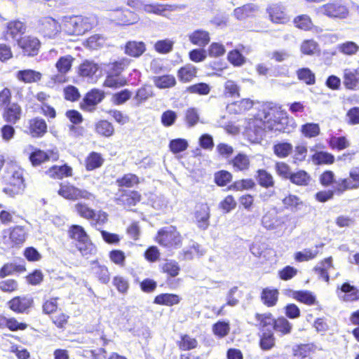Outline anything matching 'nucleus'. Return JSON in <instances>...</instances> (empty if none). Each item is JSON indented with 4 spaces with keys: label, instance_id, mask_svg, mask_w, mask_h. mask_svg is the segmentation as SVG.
I'll use <instances>...</instances> for the list:
<instances>
[{
    "label": "nucleus",
    "instance_id": "f257e3e1",
    "mask_svg": "<svg viewBox=\"0 0 359 359\" xmlns=\"http://www.w3.org/2000/svg\"><path fill=\"white\" fill-rule=\"evenodd\" d=\"M277 108L272 102H266L260 105L255 119L250 123V128H254L255 135L257 137H262L266 128L273 130L272 121L276 117Z\"/></svg>",
    "mask_w": 359,
    "mask_h": 359
},
{
    "label": "nucleus",
    "instance_id": "f03ea898",
    "mask_svg": "<svg viewBox=\"0 0 359 359\" xmlns=\"http://www.w3.org/2000/svg\"><path fill=\"white\" fill-rule=\"evenodd\" d=\"M69 237L76 241V246L83 257L95 255L97 249L92 243L83 227L80 225H72L68 231Z\"/></svg>",
    "mask_w": 359,
    "mask_h": 359
},
{
    "label": "nucleus",
    "instance_id": "7ed1b4c3",
    "mask_svg": "<svg viewBox=\"0 0 359 359\" xmlns=\"http://www.w3.org/2000/svg\"><path fill=\"white\" fill-rule=\"evenodd\" d=\"M156 239L161 245L165 247L178 248L182 245V236L172 226L161 229Z\"/></svg>",
    "mask_w": 359,
    "mask_h": 359
},
{
    "label": "nucleus",
    "instance_id": "20e7f679",
    "mask_svg": "<svg viewBox=\"0 0 359 359\" xmlns=\"http://www.w3.org/2000/svg\"><path fill=\"white\" fill-rule=\"evenodd\" d=\"M105 97L103 90L93 88L88 91L80 102V108L88 112H93L96 110L97 106Z\"/></svg>",
    "mask_w": 359,
    "mask_h": 359
},
{
    "label": "nucleus",
    "instance_id": "39448f33",
    "mask_svg": "<svg viewBox=\"0 0 359 359\" xmlns=\"http://www.w3.org/2000/svg\"><path fill=\"white\" fill-rule=\"evenodd\" d=\"M58 194L66 199L72 201H76L80 198L93 201L95 198L93 194L87 190L80 189L71 184H61L58 190Z\"/></svg>",
    "mask_w": 359,
    "mask_h": 359
},
{
    "label": "nucleus",
    "instance_id": "423d86ee",
    "mask_svg": "<svg viewBox=\"0 0 359 359\" xmlns=\"http://www.w3.org/2000/svg\"><path fill=\"white\" fill-rule=\"evenodd\" d=\"M38 32L44 37L54 38L59 32L60 26L57 22L50 17H43L37 21L36 27Z\"/></svg>",
    "mask_w": 359,
    "mask_h": 359
},
{
    "label": "nucleus",
    "instance_id": "0eeeda50",
    "mask_svg": "<svg viewBox=\"0 0 359 359\" xmlns=\"http://www.w3.org/2000/svg\"><path fill=\"white\" fill-rule=\"evenodd\" d=\"M210 209L207 203H199L195 207L194 219L197 227L203 231L210 226Z\"/></svg>",
    "mask_w": 359,
    "mask_h": 359
},
{
    "label": "nucleus",
    "instance_id": "6e6552de",
    "mask_svg": "<svg viewBox=\"0 0 359 359\" xmlns=\"http://www.w3.org/2000/svg\"><path fill=\"white\" fill-rule=\"evenodd\" d=\"M18 45L27 56H34L39 53L41 43L34 36H25L17 39Z\"/></svg>",
    "mask_w": 359,
    "mask_h": 359
},
{
    "label": "nucleus",
    "instance_id": "1a4fd4ad",
    "mask_svg": "<svg viewBox=\"0 0 359 359\" xmlns=\"http://www.w3.org/2000/svg\"><path fill=\"white\" fill-rule=\"evenodd\" d=\"M321 12L331 18H345L348 13V10L341 1H336L323 5Z\"/></svg>",
    "mask_w": 359,
    "mask_h": 359
},
{
    "label": "nucleus",
    "instance_id": "9d476101",
    "mask_svg": "<svg viewBox=\"0 0 359 359\" xmlns=\"http://www.w3.org/2000/svg\"><path fill=\"white\" fill-rule=\"evenodd\" d=\"M33 299L29 296L15 297L8 302V307L18 313H27L29 309L33 306Z\"/></svg>",
    "mask_w": 359,
    "mask_h": 359
},
{
    "label": "nucleus",
    "instance_id": "9b49d317",
    "mask_svg": "<svg viewBox=\"0 0 359 359\" xmlns=\"http://www.w3.org/2000/svg\"><path fill=\"white\" fill-rule=\"evenodd\" d=\"M74 58L68 55L60 57L55 64V67L60 73L58 75H55L53 80L55 83H63L65 80V74L70 70Z\"/></svg>",
    "mask_w": 359,
    "mask_h": 359
},
{
    "label": "nucleus",
    "instance_id": "f8f14e48",
    "mask_svg": "<svg viewBox=\"0 0 359 359\" xmlns=\"http://www.w3.org/2000/svg\"><path fill=\"white\" fill-rule=\"evenodd\" d=\"M141 198L140 194L137 191L124 190L116 198V203L118 205H123L125 208H130L139 203Z\"/></svg>",
    "mask_w": 359,
    "mask_h": 359
},
{
    "label": "nucleus",
    "instance_id": "ddd939ff",
    "mask_svg": "<svg viewBox=\"0 0 359 359\" xmlns=\"http://www.w3.org/2000/svg\"><path fill=\"white\" fill-rule=\"evenodd\" d=\"M271 20L274 23L284 24L289 20L285 8L280 4H273L267 8Z\"/></svg>",
    "mask_w": 359,
    "mask_h": 359
},
{
    "label": "nucleus",
    "instance_id": "4468645a",
    "mask_svg": "<svg viewBox=\"0 0 359 359\" xmlns=\"http://www.w3.org/2000/svg\"><path fill=\"white\" fill-rule=\"evenodd\" d=\"M343 79L344 85L346 88L356 90L359 88V68L344 69Z\"/></svg>",
    "mask_w": 359,
    "mask_h": 359
},
{
    "label": "nucleus",
    "instance_id": "2eb2a0df",
    "mask_svg": "<svg viewBox=\"0 0 359 359\" xmlns=\"http://www.w3.org/2000/svg\"><path fill=\"white\" fill-rule=\"evenodd\" d=\"M259 10V6L255 4H247L233 10V16L238 20H244L251 18Z\"/></svg>",
    "mask_w": 359,
    "mask_h": 359
},
{
    "label": "nucleus",
    "instance_id": "dca6fc26",
    "mask_svg": "<svg viewBox=\"0 0 359 359\" xmlns=\"http://www.w3.org/2000/svg\"><path fill=\"white\" fill-rule=\"evenodd\" d=\"M29 132L34 137H42L47 131L46 121L39 118H35L29 121Z\"/></svg>",
    "mask_w": 359,
    "mask_h": 359
},
{
    "label": "nucleus",
    "instance_id": "f3484780",
    "mask_svg": "<svg viewBox=\"0 0 359 359\" xmlns=\"http://www.w3.org/2000/svg\"><path fill=\"white\" fill-rule=\"evenodd\" d=\"M146 51L143 41H130L125 45V53L130 57H139Z\"/></svg>",
    "mask_w": 359,
    "mask_h": 359
},
{
    "label": "nucleus",
    "instance_id": "a211bd4d",
    "mask_svg": "<svg viewBox=\"0 0 359 359\" xmlns=\"http://www.w3.org/2000/svg\"><path fill=\"white\" fill-rule=\"evenodd\" d=\"M4 118L6 122L15 123L21 116V108L17 103H12L4 108Z\"/></svg>",
    "mask_w": 359,
    "mask_h": 359
},
{
    "label": "nucleus",
    "instance_id": "6ab92c4d",
    "mask_svg": "<svg viewBox=\"0 0 359 359\" xmlns=\"http://www.w3.org/2000/svg\"><path fill=\"white\" fill-rule=\"evenodd\" d=\"M41 74L33 69L20 70L16 74L17 79L24 83L37 82L41 79Z\"/></svg>",
    "mask_w": 359,
    "mask_h": 359
},
{
    "label": "nucleus",
    "instance_id": "aec40b11",
    "mask_svg": "<svg viewBox=\"0 0 359 359\" xmlns=\"http://www.w3.org/2000/svg\"><path fill=\"white\" fill-rule=\"evenodd\" d=\"M262 224L266 229L274 230L281 225V221L276 212H268L262 217Z\"/></svg>",
    "mask_w": 359,
    "mask_h": 359
},
{
    "label": "nucleus",
    "instance_id": "412c9836",
    "mask_svg": "<svg viewBox=\"0 0 359 359\" xmlns=\"http://www.w3.org/2000/svg\"><path fill=\"white\" fill-rule=\"evenodd\" d=\"M26 30L25 24L19 20L12 21L8 23L5 37L8 40L9 37L15 39L18 34H23Z\"/></svg>",
    "mask_w": 359,
    "mask_h": 359
},
{
    "label": "nucleus",
    "instance_id": "4be33fe9",
    "mask_svg": "<svg viewBox=\"0 0 359 359\" xmlns=\"http://www.w3.org/2000/svg\"><path fill=\"white\" fill-rule=\"evenodd\" d=\"M289 180L297 186H307L310 183L311 178L305 170H299L292 171Z\"/></svg>",
    "mask_w": 359,
    "mask_h": 359
},
{
    "label": "nucleus",
    "instance_id": "5701e85b",
    "mask_svg": "<svg viewBox=\"0 0 359 359\" xmlns=\"http://www.w3.org/2000/svg\"><path fill=\"white\" fill-rule=\"evenodd\" d=\"M189 37L193 44L201 47L205 46L210 41L209 33L201 29L194 31Z\"/></svg>",
    "mask_w": 359,
    "mask_h": 359
},
{
    "label": "nucleus",
    "instance_id": "b1692460",
    "mask_svg": "<svg viewBox=\"0 0 359 359\" xmlns=\"http://www.w3.org/2000/svg\"><path fill=\"white\" fill-rule=\"evenodd\" d=\"M180 300L181 298L177 294L163 293L156 296L154 303L171 306L179 304Z\"/></svg>",
    "mask_w": 359,
    "mask_h": 359
},
{
    "label": "nucleus",
    "instance_id": "393cba45",
    "mask_svg": "<svg viewBox=\"0 0 359 359\" xmlns=\"http://www.w3.org/2000/svg\"><path fill=\"white\" fill-rule=\"evenodd\" d=\"M152 81L154 85L160 89L172 88L176 84L175 76L170 74L154 76Z\"/></svg>",
    "mask_w": 359,
    "mask_h": 359
},
{
    "label": "nucleus",
    "instance_id": "a878e982",
    "mask_svg": "<svg viewBox=\"0 0 359 359\" xmlns=\"http://www.w3.org/2000/svg\"><path fill=\"white\" fill-rule=\"evenodd\" d=\"M341 292L344 293L341 297L346 302H352L359 299V290L348 283H344L340 287Z\"/></svg>",
    "mask_w": 359,
    "mask_h": 359
},
{
    "label": "nucleus",
    "instance_id": "bb28decb",
    "mask_svg": "<svg viewBox=\"0 0 359 359\" xmlns=\"http://www.w3.org/2000/svg\"><path fill=\"white\" fill-rule=\"evenodd\" d=\"M236 171H245L249 169L250 159L248 156L243 153L237 154L231 161Z\"/></svg>",
    "mask_w": 359,
    "mask_h": 359
},
{
    "label": "nucleus",
    "instance_id": "cd10ccee",
    "mask_svg": "<svg viewBox=\"0 0 359 359\" xmlns=\"http://www.w3.org/2000/svg\"><path fill=\"white\" fill-rule=\"evenodd\" d=\"M99 70L98 65L93 61L86 60L80 65L79 74L83 77H92Z\"/></svg>",
    "mask_w": 359,
    "mask_h": 359
},
{
    "label": "nucleus",
    "instance_id": "c85d7f7f",
    "mask_svg": "<svg viewBox=\"0 0 359 359\" xmlns=\"http://www.w3.org/2000/svg\"><path fill=\"white\" fill-rule=\"evenodd\" d=\"M254 102L248 98L242 99L240 101L234 102L229 105L230 111H233L235 114H242L249 110L254 105Z\"/></svg>",
    "mask_w": 359,
    "mask_h": 359
},
{
    "label": "nucleus",
    "instance_id": "c756f323",
    "mask_svg": "<svg viewBox=\"0 0 359 359\" xmlns=\"http://www.w3.org/2000/svg\"><path fill=\"white\" fill-rule=\"evenodd\" d=\"M104 159L101 154L95 151L91 152L86 159V168L90 171L102 165Z\"/></svg>",
    "mask_w": 359,
    "mask_h": 359
},
{
    "label": "nucleus",
    "instance_id": "7c9ffc66",
    "mask_svg": "<svg viewBox=\"0 0 359 359\" xmlns=\"http://www.w3.org/2000/svg\"><path fill=\"white\" fill-rule=\"evenodd\" d=\"M255 177L259 184L262 187L269 188L274 185V181L272 175L266 170L259 169Z\"/></svg>",
    "mask_w": 359,
    "mask_h": 359
},
{
    "label": "nucleus",
    "instance_id": "2f4dec72",
    "mask_svg": "<svg viewBox=\"0 0 359 359\" xmlns=\"http://www.w3.org/2000/svg\"><path fill=\"white\" fill-rule=\"evenodd\" d=\"M278 291L276 289L264 288L261 294L263 303L268 306L276 305L278 301Z\"/></svg>",
    "mask_w": 359,
    "mask_h": 359
},
{
    "label": "nucleus",
    "instance_id": "473e14b6",
    "mask_svg": "<svg viewBox=\"0 0 359 359\" xmlns=\"http://www.w3.org/2000/svg\"><path fill=\"white\" fill-rule=\"evenodd\" d=\"M259 346L262 350L268 351L275 346V338L271 330L264 331L260 337Z\"/></svg>",
    "mask_w": 359,
    "mask_h": 359
},
{
    "label": "nucleus",
    "instance_id": "72a5a7b5",
    "mask_svg": "<svg viewBox=\"0 0 359 359\" xmlns=\"http://www.w3.org/2000/svg\"><path fill=\"white\" fill-rule=\"evenodd\" d=\"M25 271V267L24 265L17 264L16 263H7L0 269V278L11 275L15 272L22 273Z\"/></svg>",
    "mask_w": 359,
    "mask_h": 359
},
{
    "label": "nucleus",
    "instance_id": "f704fd0d",
    "mask_svg": "<svg viewBox=\"0 0 359 359\" xmlns=\"http://www.w3.org/2000/svg\"><path fill=\"white\" fill-rule=\"evenodd\" d=\"M256 319L259 322V324L262 327V332H267V330H271V328L273 329L276 319L273 318L271 313H257Z\"/></svg>",
    "mask_w": 359,
    "mask_h": 359
},
{
    "label": "nucleus",
    "instance_id": "c9c22d12",
    "mask_svg": "<svg viewBox=\"0 0 359 359\" xmlns=\"http://www.w3.org/2000/svg\"><path fill=\"white\" fill-rule=\"evenodd\" d=\"M177 75L180 81L189 82L196 76V69L191 65H187L178 70Z\"/></svg>",
    "mask_w": 359,
    "mask_h": 359
},
{
    "label": "nucleus",
    "instance_id": "e433bc0d",
    "mask_svg": "<svg viewBox=\"0 0 359 359\" xmlns=\"http://www.w3.org/2000/svg\"><path fill=\"white\" fill-rule=\"evenodd\" d=\"M282 202L285 208H290L292 211L299 210L304 205L303 202L298 196L292 194H289L287 196L285 197L282 200Z\"/></svg>",
    "mask_w": 359,
    "mask_h": 359
},
{
    "label": "nucleus",
    "instance_id": "4c0bfd02",
    "mask_svg": "<svg viewBox=\"0 0 359 359\" xmlns=\"http://www.w3.org/2000/svg\"><path fill=\"white\" fill-rule=\"evenodd\" d=\"M297 78L307 85H313L316 83L315 74L308 67L300 68L297 71Z\"/></svg>",
    "mask_w": 359,
    "mask_h": 359
},
{
    "label": "nucleus",
    "instance_id": "58836bf2",
    "mask_svg": "<svg viewBox=\"0 0 359 359\" xmlns=\"http://www.w3.org/2000/svg\"><path fill=\"white\" fill-rule=\"evenodd\" d=\"M293 150V146L286 142H278L273 146L274 154L280 158L288 156Z\"/></svg>",
    "mask_w": 359,
    "mask_h": 359
},
{
    "label": "nucleus",
    "instance_id": "ea45409f",
    "mask_svg": "<svg viewBox=\"0 0 359 359\" xmlns=\"http://www.w3.org/2000/svg\"><path fill=\"white\" fill-rule=\"evenodd\" d=\"M95 130L99 135L108 137L114 134V128L110 122L102 120L96 123Z\"/></svg>",
    "mask_w": 359,
    "mask_h": 359
},
{
    "label": "nucleus",
    "instance_id": "a19ab883",
    "mask_svg": "<svg viewBox=\"0 0 359 359\" xmlns=\"http://www.w3.org/2000/svg\"><path fill=\"white\" fill-rule=\"evenodd\" d=\"M74 207L78 215H79L80 217L84 219L90 220L91 222L93 219H95V217H96L95 210L89 208L85 203H78L75 205Z\"/></svg>",
    "mask_w": 359,
    "mask_h": 359
},
{
    "label": "nucleus",
    "instance_id": "79ce46f5",
    "mask_svg": "<svg viewBox=\"0 0 359 359\" xmlns=\"http://www.w3.org/2000/svg\"><path fill=\"white\" fill-rule=\"evenodd\" d=\"M153 96L154 93L151 86H142L137 90L134 100L137 101V105L139 106Z\"/></svg>",
    "mask_w": 359,
    "mask_h": 359
},
{
    "label": "nucleus",
    "instance_id": "37998d69",
    "mask_svg": "<svg viewBox=\"0 0 359 359\" xmlns=\"http://www.w3.org/2000/svg\"><path fill=\"white\" fill-rule=\"evenodd\" d=\"M230 331V325L228 321L219 320L212 325L214 334L219 338L226 337Z\"/></svg>",
    "mask_w": 359,
    "mask_h": 359
},
{
    "label": "nucleus",
    "instance_id": "c03bdc74",
    "mask_svg": "<svg viewBox=\"0 0 359 359\" xmlns=\"http://www.w3.org/2000/svg\"><path fill=\"white\" fill-rule=\"evenodd\" d=\"M293 297L304 304L312 305L316 302L315 295L310 291H294Z\"/></svg>",
    "mask_w": 359,
    "mask_h": 359
},
{
    "label": "nucleus",
    "instance_id": "a18cd8bd",
    "mask_svg": "<svg viewBox=\"0 0 359 359\" xmlns=\"http://www.w3.org/2000/svg\"><path fill=\"white\" fill-rule=\"evenodd\" d=\"M312 161L318 165L331 164L334 161V156L326 151H316L312 156Z\"/></svg>",
    "mask_w": 359,
    "mask_h": 359
},
{
    "label": "nucleus",
    "instance_id": "49530a36",
    "mask_svg": "<svg viewBox=\"0 0 359 359\" xmlns=\"http://www.w3.org/2000/svg\"><path fill=\"white\" fill-rule=\"evenodd\" d=\"M49 159L50 156L48 153L40 149H35L29 155V160L34 166L39 165Z\"/></svg>",
    "mask_w": 359,
    "mask_h": 359
},
{
    "label": "nucleus",
    "instance_id": "de8ad7c7",
    "mask_svg": "<svg viewBox=\"0 0 359 359\" xmlns=\"http://www.w3.org/2000/svg\"><path fill=\"white\" fill-rule=\"evenodd\" d=\"M332 266V258H327L324 262L321 263L320 266L314 267L313 270L319 277L326 282L330 280V276L327 273V269Z\"/></svg>",
    "mask_w": 359,
    "mask_h": 359
},
{
    "label": "nucleus",
    "instance_id": "09e8293b",
    "mask_svg": "<svg viewBox=\"0 0 359 359\" xmlns=\"http://www.w3.org/2000/svg\"><path fill=\"white\" fill-rule=\"evenodd\" d=\"M292 327V324L285 318L280 317L276 319L273 330L282 334H288L291 332Z\"/></svg>",
    "mask_w": 359,
    "mask_h": 359
},
{
    "label": "nucleus",
    "instance_id": "8fccbe9b",
    "mask_svg": "<svg viewBox=\"0 0 359 359\" xmlns=\"http://www.w3.org/2000/svg\"><path fill=\"white\" fill-rule=\"evenodd\" d=\"M354 187L355 186L351 184V180L342 178L337 180H335L333 184L334 194L336 193L340 195L347 189H353Z\"/></svg>",
    "mask_w": 359,
    "mask_h": 359
},
{
    "label": "nucleus",
    "instance_id": "3c124183",
    "mask_svg": "<svg viewBox=\"0 0 359 359\" xmlns=\"http://www.w3.org/2000/svg\"><path fill=\"white\" fill-rule=\"evenodd\" d=\"M233 176L227 170H219L214 175V182L219 187H224L232 180Z\"/></svg>",
    "mask_w": 359,
    "mask_h": 359
},
{
    "label": "nucleus",
    "instance_id": "603ef678",
    "mask_svg": "<svg viewBox=\"0 0 359 359\" xmlns=\"http://www.w3.org/2000/svg\"><path fill=\"white\" fill-rule=\"evenodd\" d=\"M72 168L67 165L62 166H53L49 170V175L53 177L62 178L72 175Z\"/></svg>",
    "mask_w": 359,
    "mask_h": 359
},
{
    "label": "nucleus",
    "instance_id": "864d4df0",
    "mask_svg": "<svg viewBox=\"0 0 359 359\" xmlns=\"http://www.w3.org/2000/svg\"><path fill=\"white\" fill-rule=\"evenodd\" d=\"M184 121L188 128L195 126L199 121V113L196 108L190 107L185 111Z\"/></svg>",
    "mask_w": 359,
    "mask_h": 359
},
{
    "label": "nucleus",
    "instance_id": "5fc2aeb1",
    "mask_svg": "<svg viewBox=\"0 0 359 359\" xmlns=\"http://www.w3.org/2000/svg\"><path fill=\"white\" fill-rule=\"evenodd\" d=\"M9 238L14 245L22 244L25 241V232L23 228L17 226L9 232Z\"/></svg>",
    "mask_w": 359,
    "mask_h": 359
},
{
    "label": "nucleus",
    "instance_id": "6e6d98bb",
    "mask_svg": "<svg viewBox=\"0 0 359 359\" xmlns=\"http://www.w3.org/2000/svg\"><path fill=\"white\" fill-rule=\"evenodd\" d=\"M337 48L339 52L348 55H355L359 50V46L353 41L338 44Z\"/></svg>",
    "mask_w": 359,
    "mask_h": 359
},
{
    "label": "nucleus",
    "instance_id": "4d7b16f0",
    "mask_svg": "<svg viewBox=\"0 0 359 359\" xmlns=\"http://www.w3.org/2000/svg\"><path fill=\"white\" fill-rule=\"evenodd\" d=\"M170 151L174 154H178L185 151L188 147V142L186 140L177 138L170 140L169 143Z\"/></svg>",
    "mask_w": 359,
    "mask_h": 359
},
{
    "label": "nucleus",
    "instance_id": "13d9d810",
    "mask_svg": "<svg viewBox=\"0 0 359 359\" xmlns=\"http://www.w3.org/2000/svg\"><path fill=\"white\" fill-rule=\"evenodd\" d=\"M177 118V113L171 109H168L163 112L161 117V122L165 127L173 126Z\"/></svg>",
    "mask_w": 359,
    "mask_h": 359
},
{
    "label": "nucleus",
    "instance_id": "bf43d9fd",
    "mask_svg": "<svg viewBox=\"0 0 359 359\" xmlns=\"http://www.w3.org/2000/svg\"><path fill=\"white\" fill-rule=\"evenodd\" d=\"M130 60L127 57H123L113 62L110 67L111 74L120 75L121 73L129 65Z\"/></svg>",
    "mask_w": 359,
    "mask_h": 359
},
{
    "label": "nucleus",
    "instance_id": "052dcab7",
    "mask_svg": "<svg viewBox=\"0 0 359 359\" xmlns=\"http://www.w3.org/2000/svg\"><path fill=\"white\" fill-rule=\"evenodd\" d=\"M187 90L190 93L198 94L201 95H206L210 91V87L205 83H198L189 86L187 88Z\"/></svg>",
    "mask_w": 359,
    "mask_h": 359
},
{
    "label": "nucleus",
    "instance_id": "680f3d73",
    "mask_svg": "<svg viewBox=\"0 0 359 359\" xmlns=\"http://www.w3.org/2000/svg\"><path fill=\"white\" fill-rule=\"evenodd\" d=\"M139 182V179L135 175L129 173L116 180L118 187H131Z\"/></svg>",
    "mask_w": 359,
    "mask_h": 359
},
{
    "label": "nucleus",
    "instance_id": "e2e57ef3",
    "mask_svg": "<svg viewBox=\"0 0 359 359\" xmlns=\"http://www.w3.org/2000/svg\"><path fill=\"white\" fill-rule=\"evenodd\" d=\"M329 144L332 149L341 150L349 146V142L344 136H332L329 140Z\"/></svg>",
    "mask_w": 359,
    "mask_h": 359
},
{
    "label": "nucleus",
    "instance_id": "0e129e2a",
    "mask_svg": "<svg viewBox=\"0 0 359 359\" xmlns=\"http://www.w3.org/2000/svg\"><path fill=\"white\" fill-rule=\"evenodd\" d=\"M198 345V341L196 339L185 334L182 336L181 341L179 343V347L181 350L189 351L195 348Z\"/></svg>",
    "mask_w": 359,
    "mask_h": 359
},
{
    "label": "nucleus",
    "instance_id": "69168bd1",
    "mask_svg": "<svg viewBox=\"0 0 359 359\" xmlns=\"http://www.w3.org/2000/svg\"><path fill=\"white\" fill-rule=\"evenodd\" d=\"M96 217L90 222V225L98 231H101L98 226H103L108 222V214L102 210L95 212Z\"/></svg>",
    "mask_w": 359,
    "mask_h": 359
},
{
    "label": "nucleus",
    "instance_id": "338daca9",
    "mask_svg": "<svg viewBox=\"0 0 359 359\" xmlns=\"http://www.w3.org/2000/svg\"><path fill=\"white\" fill-rule=\"evenodd\" d=\"M302 132L306 137H316L320 133V127L317 123H307L302 125Z\"/></svg>",
    "mask_w": 359,
    "mask_h": 359
},
{
    "label": "nucleus",
    "instance_id": "774afa93",
    "mask_svg": "<svg viewBox=\"0 0 359 359\" xmlns=\"http://www.w3.org/2000/svg\"><path fill=\"white\" fill-rule=\"evenodd\" d=\"M155 50L160 53L165 54L173 48V42L169 39L159 40L155 43Z\"/></svg>",
    "mask_w": 359,
    "mask_h": 359
}]
</instances>
